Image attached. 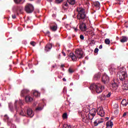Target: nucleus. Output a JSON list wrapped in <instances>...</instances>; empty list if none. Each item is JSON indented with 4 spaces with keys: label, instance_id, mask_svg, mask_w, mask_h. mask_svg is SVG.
Masks as SVG:
<instances>
[{
    "label": "nucleus",
    "instance_id": "nucleus-1",
    "mask_svg": "<svg viewBox=\"0 0 128 128\" xmlns=\"http://www.w3.org/2000/svg\"><path fill=\"white\" fill-rule=\"evenodd\" d=\"M70 56L73 62H76L78 58H84V52L81 50L77 49L75 51V54L74 53H70Z\"/></svg>",
    "mask_w": 128,
    "mask_h": 128
},
{
    "label": "nucleus",
    "instance_id": "nucleus-2",
    "mask_svg": "<svg viewBox=\"0 0 128 128\" xmlns=\"http://www.w3.org/2000/svg\"><path fill=\"white\" fill-rule=\"evenodd\" d=\"M77 11L78 12V14L77 16L78 20H80L81 22H84V20H86V10L84 8H77Z\"/></svg>",
    "mask_w": 128,
    "mask_h": 128
},
{
    "label": "nucleus",
    "instance_id": "nucleus-3",
    "mask_svg": "<svg viewBox=\"0 0 128 128\" xmlns=\"http://www.w3.org/2000/svg\"><path fill=\"white\" fill-rule=\"evenodd\" d=\"M89 88L90 90H96L97 94H100V92H102V90L104 88V87L102 86L100 84L93 83L90 86Z\"/></svg>",
    "mask_w": 128,
    "mask_h": 128
},
{
    "label": "nucleus",
    "instance_id": "nucleus-4",
    "mask_svg": "<svg viewBox=\"0 0 128 128\" xmlns=\"http://www.w3.org/2000/svg\"><path fill=\"white\" fill-rule=\"evenodd\" d=\"M24 104L22 103V100H20L19 101L16 100L14 102V108L16 112H20V106H22Z\"/></svg>",
    "mask_w": 128,
    "mask_h": 128
},
{
    "label": "nucleus",
    "instance_id": "nucleus-5",
    "mask_svg": "<svg viewBox=\"0 0 128 128\" xmlns=\"http://www.w3.org/2000/svg\"><path fill=\"white\" fill-rule=\"evenodd\" d=\"M81 116L82 118V120L84 122H86V124H88V122H90V119H88V116L86 115V112L84 110L82 112Z\"/></svg>",
    "mask_w": 128,
    "mask_h": 128
},
{
    "label": "nucleus",
    "instance_id": "nucleus-6",
    "mask_svg": "<svg viewBox=\"0 0 128 128\" xmlns=\"http://www.w3.org/2000/svg\"><path fill=\"white\" fill-rule=\"evenodd\" d=\"M128 78V74L126 71H120L119 76V78L122 82Z\"/></svg>",
    "mask_w": 128,
    "mask_h": 128
},
{
    "label": "nucleus",
    "instance_id": "nucleus-7",
    "mask_svg": "<svg viewBox=\"0 0 128 128\" xmlns=\"http://www.w3.org/2000/svg\"><path fill=\"white\" fill-rule=\"evenodd\" d=\"M34 6L32 4H28L25 6V10L28 14H32L34 12Z\"/></svg>",
    "mask_w": 128,
    "mask_h": 128
},
{
    "label": "nucleus",
    "instance_id": "nucleus-8",
    "mask_svg": "<svg viewBox=\"0 0 128 128\" xmlns=\"http://www.w3.org/2000/svg\"><path fill=\"white\" fill-rule=\"evenodd\" d=\"M88 22V20H84L82 21V24L80 25V28L82 32H84V30H86V24Z\"/></svg>",
    "mask_w": 128,
    "mask_h": 128
},
{
    "label": "nucleus",
    "instance_id": "nucleus-9",
    "mask_svg": "<svg viewBox=\"0 0 128 128\" xmlns=\"http://www.w3.org/2000/svg\"><path fill=\"white\" fill-rule=\"evenodd\" d=\"M26 114L30 116V118H32L34 116V112L32 110V108L28 107H26Z\"/></svg>",
    "mask_w": 128,
    "mask_h": 128
},
{
    "label": "nucleus",
    "instance_id": "nucleus-10",
    "mask_svg": "<svg viewBox=\"0 0 128 128\" xmlns=\"http://www.w3.org/2000/svg\"><path fill=\"white\" fill-rule=\"evenodd\" d=\"M102 84H108V82H110V78H108V76L106 74L103 75L102 78Z\"/></svg>",
    "mask_w": 128,
    "mask_h": 128
},
{
    "label": "nucleus",
    "instance_id": "nucleus-11",
    "mask_svg": "<svg viewBox=\"0 0 128 128\" xmlns=\"http://www.w3.org/2000/svg\"><path fill=\"white\" fill-rule=\"evenodd\" d=\"M30 94V90L24 89L21 91V96H26Z\"/></svg>",
    "mask_w": 128,
    "mask_h": 128
},
{
    "label": "nucleus",
    "instance_id": "nucleus-12",
    "mask_svg": "<svg viewBox=\"0 0 128 128\" xmlns=\"http://www.w3.org/2000/svg\"><path fill=\"white\" fill-rule=\"evenodd\" d=\"M20 112H19V114H20V116H26V107L24 109L20 108Z\"/></svg>",
    "mask_w": 128,
    "mask_h": 128
},
{
    "label": "nucleus",
    "instance_id": "nucleus-13",
    "mask_svg": "<svg viewBox=\"0 0 128 128\" xmlns=\"http://www.w3.org/2000/svg\"><path fill=\"white\" fill-rule=\"evenodd\" d=\"M102 122H104V119L102 118H100V119H96L94 122V124L95 126H98L100 124H102Z\"/></svg>",
    "mask_w": 128,
    "mask_h": 128
},
{
    "label": "nucleus",
    "instance_id": "nucleus-14",
    "mask_svg": "<svg viewBox=\"0 0 128 128\" xmlns=\"http://www.w3.org/2000/svg\"><path fill=\"white\" fill-rule=\"evenodd\" d=\"M98 114L100 116H104V112L102 110V108H98L97 110Z\"/></svg>",
    "mask_w": 128,
    "mask_h": 128
},
{
    "label": "nucleus",
    "instance_id": "nucleus-15",
    "mask_svg": "<svg viewBox=\"0 0 128 128\" xmlns=\"http://www.w3.org/2000/svg\"><path fill=\"white\" fill-rule=\"evenodd\" d=\"M52 45L50 44H48L46 46L44 50L46 52H50L52 50Z\"/></svg>",
    "mask_w": 128,
    "mask_h": 128
},
{
    "label": "nucleus",
    "instance_id": "nucleus-16",
    "mask_svg": "<svg viewBox=\"0 0 128 128\" xmlns=\"http://www.w3.org/2000/svg\"><path fill=\"white\" fill-rule=\"evenodd\" d=\"M14 9L16 10V12H22V10H24V8L21 6H17L14 7Z\"/></svg>",
    "mask_w": 128,
    "mask_h": 128
},
{
    "label": "nucleus",
    "instance_id": "nucleus-17",
    "mask_svg": "<svg viewBox=\"0 0 128 128\" xmlns=\"http://www.w3.org/2000/svg\"><path fill=\"white\" fill-rule=\"evenodd\" d=\"M122 88L124 90H128V82H126L122 85Z\"/></svg>",
    "mask_w": 128,
    "mask_h": 128
},
{
    "label": "nucleus",
    "instance_id": "nucleus-18",
    "mask_svg": "<svg viewBox=\"0 0 128 128\" xmlns=\"http://www.w3.org/2000/svg\"><path fill=\"white\" fill-rule=\"evenodd\" d=\"M89 114H92V116H94L96 114V110L95 108H93L92 109Z\"/></svg>",
    "mask_w": 128,
    "mask_h": 128
},
{
    "label": "nucleus",
    "instance_id": "nucleus-19",
    "mask_svg": "<svg viewBox=\"0 0 128 128\" xmlns=\"http://www.w3.org/2000/svg\"><path fill=\"white\" fill-rule=\"evenodd\" d=\"M50 28L52 32H56V30H58V25H56V24L52 25L50 26Z\"/></svg>",
    "mask_w": 128,
    "mask_h": 128
},
{
    "label": "nucleus",
    "instance_id": "nucleus-20",
    "mask_svg": "<svg viewBox=\"0 0 128 128\" xmlns=\"http://www.w3.org/2000/svg\"><path fill=\"white\" fill-rule=\"evenodd\" d=\"M128 38L126 36H122L120 40L121 42H128Z\"/></svg>",
    "mask_w": 128,
    "mask_h": 128
},
{
    "label": "nucleus",
    "instance_id": "nucleus-21",
    "mask_svg": "<svg viewBox=\"0 0 128 128\" xmlns=\"http://www.w3.org/2000/svg\"><path fill=\"white\" fill-rule=\"evenodd\" d=\"M93 4L94 6H95L98 8V10H100V2H94Z\"/></svg>",
    "mask_w": 128,
    "mask_h": 128
},
{
    "label": "nucleus",
    "instance_id": "nucleus-22",
    "mask_svg": "<svg viewBox=\"0 0 128 128\" xmlns=\"http://www.w3.org/2000/svg\"><path fill=\"white\" fill-rule=\"evenodd\" d=\"M100 78V73H98L94 76V80H98Z\"/></svg>",
    "mask_w": 128,
    "mask_h": 128
},
{
    "label": "nucleus",
    "instance_id": "nucleus-23",
    "mask_svg": "<svg viewBox=\"0 0 128 128\" xmlns=\"http://www.w3.org/2000/svg\"><path fill=\"white\" fill-rule=\"evenodd\" d=\"M25 100L26 102H32L33 99L32 98H30V96L27 95V96H26L25 97Z\"/></svg>",
    "mask_w": 128,
    "mask_h": 128
},
{
    "label": "nucleus",
    "instance_id": "nucleus-24",
    "mask_svg": "<svg viewBox=\"0 0 128 128\" xmlns=\"http://www.w3.org/2000/svg\"><path fill=\"white\" fill-rule=\"evenodd\" d=\"M109 70H110L111 74H114V72L116 70V68H114V66H110L109 68Z\"/></svg>",
    "mask_w": 128,
    "mask_h": 128
},
{
    "label": "nucleus",
    "instance_id": "nucleus-25",
    "mask_svg": "<svg viewBox=\"0 0 128 128\" xmlns=\"http://www.w3.org/2000/svg\"><path fill=\"white\" fill-rule=\"evenodd\" d=\"M111 84L112 86V88H118V83H116L114 81H112L111 83Z\"/></svg>",
    "mask_w": 128,
    "mask_h": 128
},
{
    "label": "nucleus",
    "instance_id": "nucleus-26",
    "mask_svg": "<svg viewBox=\"0 0 128 128\" xmlns=\"http://www.w3.org/2000/svg\"><path fill=\"white\" fill-rule=\"evenodd\" d=\"M67 1L72 6H74V4H76V0H67Z\"/></svg>",
    "mask_w": 128,
    "mask_h": 128
},
{
    "label": "nucleus",
    "instance_id": "nucleus-27",
    "mask_svg": "<svg viewBox=\"0 0 128 128\" xmlns=\"http://www.w3.org/2000/svg\"><path fill=\"white\" fill-rule=\"evenodd\" d=\"M98 98H100V100H106V95L102 94V96H98Z\"/></svg>",
    "mask_w": 128,
    "mask_h": 128
},
{
    "label": "nucleus",
    "instance_id": "nucleus-28",
    "mask_svg": "<svg viewBox=\"0 0 128 128\" xmlns=\"http://www.w3.org/2000/svg\"><path fill=\"white\" fill-rule=\"evenodd\" d=\"M8 106L10 108V110L12 112H14V106H12V103L8 104Z\"/></svg>",
    "mask_w": 128,
    "mask_h": 128
},
{
    "label": "nucleus",
    "instance_id": "nucleus-29",
    "mask_svg": "<svg viewBox=\"0 0 128 128\" xmlns=\"http://www.w3.org/2000/svg\"><path fill=\"white\" fill-rule=\"evenodd\" d=\"M94 116H92L90 113L88 114V118L89 120H92L94 119Z\"/></svg>",
    "mask_w": 128,
    "mask_h": 128
},
{
    "label": "nucleus",
    "instance_id": "nucleus-30",
    "mask_svg": "<svg viewBox=\"0 0 128 128\" xmlns=\"http://www.w3.org/2000/svg\"><path fill=\"white\" fill-rule=\"evenodd\" d=\"M104 42L106 44H110V40L108 38H106L104 40Z\"/></svg>",
    "mask_w": 128,
    "mask_h": 128
},
{
    "label": "nucleus",
    "instance_id": "nucleus-31",
    "mask_svg": "<svg viewBox=\"0 0 128 128\" xmlns=\"http://www.w3.org/2000/svg\"><path fill=\"white\" fill-rule=\"evenodd\" d=\"M33 94L34 96H40V94L38 93V91H34L33 92Z\"/></svg>",
    "mask_w": 128,
    "mask_h": 128
},
{
    "label": "nucleus",
    "instance_id": "nucleus-32",
    "mask_svg": "<svg viewBox=\"0 0 128 128\" xmlns=\"http://www.w3.org/2000/svg\"><path fill=\"white\" fill-rule=\"evenodd\" d=\"M62 6H66V8H68V2H63Z\"/></svg>",
    "mask_w": 128,
    "mask_h": 128
},
{
    "label": "nucleus",
    "instance_id": "nucleus-33",
    "mask_svg": "<svg viewBox=\"0 0 128 128\" xmlns=\"http://www.w3.org/2000/svg\"><path fill=\"white\" fill-rule=\"evenodd\" d=\"M62 118L64 120H66V118H68V114L66 112H65L62 115Z\"/></svg>",
    "mask_w": 128,
    "mask_h": 128
},
{
    "label": "nucleus",
    "instance_id": "nucleus-34",
    "mask_svg": "<svg viewBox=\"0 0 128 128\" xmlns=\"http://www.w3.org/2000/svg\"><path fill=\"white\" fill-rule=\"evenodd\" d=\"M72 128V126L70 125H68V124H64L63 125V128Z\"/></svg>",
    "mask_w": 128,
    "mask_h": 128
},
{
    "label": "nucleus",
    "instance_id": "nucleus-35",
    "mask_svg": "<svg viewBox=\"0 0 128 128\" xmlns=\"http://www.w3.org/2000/svg\"><path fill=\"white\" fill-rule=\"evenodd\" d=\"M68 72L70 74H72V72H74V71L71 68H70L68 70Z\"/></svg>",
    "mask_w": 128,
    "mask_h": 128
},
{
    "label": "nucleus",
    "instance_id": "nucleus-36",
    "mask_svg": "<svg viewBox=\"0 0 128 128\" xmlns=\"http://www.w3.org/2000/svg\"><path fill=\"white\" fill-rule=\"evenodd\" d=\"M126 102V100L124 99V100H122L121 104H122V106H124Z\"/></svg>",
    "mask_w": 128,
    "mask_h": 128
},
{
    "label": "nucleus",
    "instance_id": "nucleus-37",
    "mask_svg": "<svg viewBox=\"0 0 128 128\" xmlns=\"http://www.w3.org/2000/svg\"><path fill=\"white\" fill-rule=\"evenodd\" d=\"M56 4H60L64 2V0H56Z\"/></svg>",
    "mask_w": 128,
    "mask_h": 128
},
{
    "label": "nucleus",
    "instance_id": "nucleus-38",
    "mask_svg": "<svg viewBox=\"0 0 128 128\" xmlns=\"http://www.w3.org/2000/svg\"><path fill=\"white\" fill-rule=\"evenodd\" d=\"M16 4H20L22 2V0H14Z\"/></svg>",
    "mask_w": 128,
    "mask_h": 128
},
{
    "label": "nucleus",
    "instance_id": "nucleus-39",
    "mask_svg": "<svg viewBox=\"0 0 128 128\" xmlns=\"http://www.w3.org/2000/svg\"><path fill=\"white\" fill-rule=\"evenodd\" d=\"M110 96H112V93L109 92L108 94L106 96V98H110Z\"/></svg>",
    "mask_w": 128,
    "mask_h": 128
},
{
    "label": "nucleus",
    "instance_id": "nucleus-40",
    "mask_svg": "<svg viewBox=\"0 0 128 128\" xmlns=\"http://www.w3.org/2000/svg\"><path fill=\"white\" fill-rule=\"evenodd\" d=\"M42 110V107H38L36 108V110Z\"/></svg>",
    "mask_w": 128,
    "mask_h": 128
},
{
    "label": "nucleus",
    "instance_id": "nucleus-41",
    "mask_svg": "<svg viewBox=\"0 0 128 128\" xmlns=\"http://www.w3.org/2000/svg\"><path fill=\"white\" fill-rule=\"evenodd\" d=\"M94 52L95 54H97V52H98V48H96L94 50Z\"/></svg>",
    "mask_w": 128,
    "mask_h": 128
},
{
    "label": "nucleus",
    "instance_id": "nucleus-42",
    "mask_svg": "<svg viewBox=\"0 0 128 128\" xmlns=\"http://www.w3.org/2000/svg\"><path fill=\"white\" fill-rule=\"evenodd\" d=\"M12 16L13 20H14V18H16V16L15 14H12Z\"/></svg>",
    "mask_w": 128,
    "mask_h": 128
},
{
    "label": "nucleus",
    "instance_id": "nucleus-43",
    "mask_svg": "<svg viewBox=\"0 0 128 128\" xmlns=\"http://www.w3.org/2000/svg\"><path fill=\"white\" fill-rule=\"evenodd\" d=\"M80 40H84V35H80Z\"/></svg>",
    "mask_w": 128,
    "mask_h": 128
},
{
    "label": "nucleus",
    "instance_id": "nucleus-44",
    "mask_svg": "<svg viewBox=\"0 0 128 128\" xmlns=\"http://www.w3.org/2000/svg\"><path fill=\"white\" fill-rule=\"evenodd\" d=\"M30 44L32 46H34L36 45H34V42H30Z\"/></svg>",
    "mask_w": 128,
    "mask_h": 128
},
{
    "label": "nucleus",
    "instance_id": "nucleus-45",
    "mask_svg": "<svg viewBox=\"0 0 128 128\" xmlns=\"http://www.w3.org/2000/svg\"><path fill=\"white\" fill-rule=\"evenodd\" d=\"M114 112L116 114H118V110H116L114 111Z\"/></svg>",
    "mask_w": 128,
    "mask_h": 128
},
{
    "label": "nucleus",
    "instance_id": "nucleus-46",
    "mask_svg": "<svg viewBox=\"0 0 128 128\" xmlns=\"http://www.w3.org/2000/svg\"><path fill=\"white\" fill-rule=\"evenodd\" d=\"M114 106H115V108H118V104H114Z\"/></svg>",
    "mask_w": 128,
    "mask_h": 128
},
{
    "label": "nucleus",
    "instance_id": "nucleus-47",
    "mask_svg": "<svg viewBox=\"0 0 128 128\" xmlns=\"http://www.w3.org/2000/svg\"><path fill=\"white\" fill-rule=\"evenodd\" d=\"M128 102H126L123 106H128Z\"/></svg>",
    "mask_w": 128,
    "mask_h": 128
},
{
    "label": "nucleus",
    "instance_id": "nucleus-48",
    "mask_svg": "<svg viewBox=\"0 0 128 128\" xmlns=\"http://www.w3.org/2000/svg\"><path fill=\"white\" fill-rule=\"evenodd\" d=\"M62 54H63L64 56H66V53L64 52H62Z\"/></svg>",
    "mask_w": 128,
    "mask_h": 128
},
{
    "label": "nucleus",
    "instance_id": "nucleus-49",
    "mask_svg": "<svg viewBox=\"0 0 128 128\" xmlns=\"http://www.w3.org/2000/svg\"><path fill=\"white\" fill-rule=\"evenodd\" d=\"M99 48L100 50H102V45H100L99 46Z\"/></svg>",
    "mask_w": 128,
    "mask_h": 128
},
{
    "label": "nucleus",
    "instance_id": "nucleus-50",
    "mask_svg": "<svg viewBox=\"0 0 128 128\" xmlns=\"http://www.w3.org/2000/svg\"><path fill=\"white\" fill-rule=\"evenodd\" d=\"M91 43L93 44H94V40H91Z\"/></svg>",
    "mask_w": 128,
    "mask_h": 128
},
{
    "label": "nucleus",
    "instance_id": "nucleus-51",
    "mask_svg": "<svg viewBox=\"0 0 128 128\" xmlns=\"http://www.w3.org/2000/svg\"><path fill=\"white\" fill-rule=\"evenodd\" d=\"M126 116V113L124 112V114H123V116Z\"/></svg>",
    "mask_w": 128,
    "mask_h": 128
},
{
    "label": "nucleus",
    "instance_id": "nucleus-52",
    "mask_svg": "<svg viewBox=\"0 0 128 128\" xmlns=\"http://www.w3.org/2000/svg\"><path fill=\"white\" fill-rule=\"evenodd\" d=\"M62 80L63 82H66V78H63Z\"/></svg>",
    "mask_w": 128,
    "mask_h": 128
},
{
    "label": "nucleus",
    "instance_id": "nucleus-53",
    "mask_svg": "<svg viewBox=\"0 0 128 128\" xmlns=\"http://www.w3.org/2000/svg\"><path fill=\"white\" fill-rule=\"evenodd\" d=\"M46 34H50V31H47L46 32Z\"/></svg>",
    "mask_w": 128,
    "mask_h": 128
},
{
    "label": "nucleus",
    "instance_id": "nucleus-54",
    "mask_svg": "<svg viewBox=\"0 0 128 128\" xmlns=\"http://www.w3.org/2000/svg\"><path fill=\"white\" fill-rule=\"evenodd\" d=\"M48 2H52V0H47Z\"/></svg>",
    "mask_w": 128,
    "mask_h": 128
},
{
    "label": "nucleus",
    "instance_id": "nucleus-55",
    "mask_svg": "<svg viewBox=\"0 0 128 128\" xmlns=\"http://www.w3.org/2000/svg\"><path fill=\"white\" fill-rule=\"evenodd\" d=\"M60 54H59V57H58V60H60Z\"/></svg>",
    "mask_w": 128,
    "mask_h": 128
},
{
    "label": "nucleus",
    "instance_id": "nucleus-56",
    "mask_svg": "<svg viewBox=\"0 0 128 128\" xmlns=\"http://www.w3.org/2000/svg\"><path fill=\"white\" fill-rule=\"evenodd\" d=\"M74 30H75V32H76L78 30V29L76 28H75Z\"/></svg>",
    "mask_w": 128,
    "mask_h": 128
},
{
    "label": "nucleus",
    "instance_id": "nucleus-57",
    "mask_svg": "<svg viewBox=\"0 0 128 128\" xmlns=\"http://www.w3.org/2000/svg\"><path fill=\"white\" fill-rule=\"evenodd\" d=\"M64 65H62H62H61V67H62V68H64Z\"/></svg>",
    "mask_w": 128,
    "mask_h": 128
},
{
    "label": "nucleus",
    "instance_id": "nucleus-58",
    "mask_svg": "<svg viewBox=\"0 0 128 128\" xmlns=\"http://www.w3.org/2000/svg\"><path fill=\"white\" fill-rule=\"evenodd\" d=\"M4 117L5 118H8V116L7 115H4Z\"/></svg>",
    "mask_w": 128,
    "mask_h": 128
},
{
    "label": "nucleus",
    "instance_id": "nucleus-59",
    "mask_svg": "<svg viewBox=\"0 0 128 128\" xmlns=\"http://www.w3.org/2000/svg\"><path fill=\"white\" fill-rule=\"evenodd\" d=\"M117 0V2H118V1L120 2V0Z\"/></svg>",
    "mask_w": 128,
    "mask_h": 128
},
{
    "label": "nucleus",
    "instance_id": "nucleus-60",
    "mask_svg": "<svg viewBox=\"0 0 128 128\" xmlns=\"http://www.w3.org/2000/svg\"><path fill=\"white\" fill-rule=\"evenodd\" d=\"M107 118V120H108V118Z\"/></svg>",
    "mask_w": 128,
    "mask_h": 128
},
{
    "label": "nucleus",
    "instance_id": "nucleus-61",
    "mask_svg": "<svg viewBox=\"0 0 128 128\" xmlns=\"http://www.w3.org/2000/svg\"><path fill=\"white\" fill-rule=\"evenodd\" d=\"M118 4H120V2H119V3H118Z\"/></svg>",
    "mask_w": 128,
    "mask_h": 128
},
{
    "label": "nucleus",
    "instance_id": "nucleus-62",
    "mask_svg": "<svg viewBox=\"0 0 128 128\" xmlns=\"http://www.w3.org/2000/svg\"><path fill=\"white\" fill-rule=\"evenodd\" d=\"M53 68H54V66H53Z\"/></svg>",
    "mask_w": 128,
    "mask_h": 128
},
{
    "label": "nucleus",
    "instance_id": "nucleus-63",
    "mask_svg": "<svg viewBox=\"0 0 128 128\" xmlns=\"http://www.w3.org/2000/svg\"><path fill=\"white\" fill-rule=\"evenodd\" d=\"M60 78H62V77H60Z\"/></svg>",
    "mask_w": 128,
    "mask_h": 128
},
{
    "label": "nucleus",
    "instance_id": "nucleus-64",
    "mask_svg": "<svg viewBox=\"0 0 128 128\" xmlns=\"http://www.w3.org/2000/svg\"><path fill=\"white\" fill-rule=\"evenodd\" d=\"M60 78H62V77H60Z\"/></svg>",
    "mask_w": 128,
    "mask_h": 128
}]
</instances>
